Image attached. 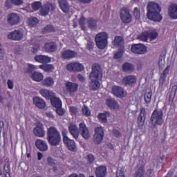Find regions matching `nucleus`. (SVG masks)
<instances>
[{"mask_svg":"<svg viewBox=\"0 0 177 177\" xmlns=\"http://www.w3.org/2000/svg\"><path fill=\"white\" fill-rule=\"evenodd\" d=\"M116 177H125V169L124 167L117 171Z\"/></svg>","mask_w":177,"mask_h":177,"instance_id":"54","label":"nucleus"},{"mask_svg":"<svg viewBox=\"0 0 177 177\" xmlns=\"http://www.w3.org/2000/svg\"><path fill=\"white\" fill-rule=\"evenodd\" d=\"M50 102L52 106H53V107L55 109H57V107H62V100L56 97L55 94L54 95V97L50 99Z\"/></svg>","mask_w":177,"mask_h":177,"instance_id":"32","label":"nucleus"},{"mask_svg":"<svg viewBox=\"0 0 177 177\" xmlns=\"http://www.w3.org/2000/svg\"><path fill=\"white\" fill-rule=\"evenodd\" d=\"M35 146L40 151H46L48 150V145L42 140H37L35 142Z\"/></svg>","mask_w":177,"mask_h":177,"instance_id":"24","label":"nucleus"},{"mask_svg":"<svg viewBox=\"0 0 177 177\" xmlns=\"http://www.w3.org/2000/svg\"><path fill=\"white\" fill-rule=\"evenodd\" d=\"M98 120H100L101 122H104V124H106L107 122V113H100L98 115Z\"/></svg>","mask_w":177,"mask_h":177,"instance_id":"47","label":"nucleus"},{"mask_svg":"<svg viewBox=\"0 0 177 177\" xmlns=\"http://www.w3.org/2000/svg\"><path fill=\"white\" fill-rule=\"evenodd\" d=\"M77 56V53L71 50H66L62 53L64 59H73Z\"/></svg>","mask_w":177,"mask_h":177,"instance_id":"26","label":"nucleus"},{"mask_svg":"<svg viewBox=\"0 0 177 177\" xmlns=\"http://www.w3.org/2000/svg\"><path fill=\"white\" fill-rule=\"evenodd\" d=\"M169 15L171 19H177V5L173 4L169 9Z\"/></svg>","mask_w":177,"mask_h":177,"instance_id":"29","label":"nucleus"},{"mask_svg":"<svg viewBox=\"0 0 177 177\" xmlns=\"http://www.w3.org/2000/svg\"><path fill=\"white\" fill-rule=\"evenodd\" d=\"M82 111L84 115H86V117H91V110H89V108H88L86 105H84L82 106Z\"/></svg>","mask_w":177,"mask_h":177,"instance_id":"46","label":"nucleus"},{"mask_svg":"<svg viewBox=\"0 0 177 177\" xmlns=\"http://www.w3.org/2000/svg\"><path fill=\"white\" fill-rule=\"evenodd\" d=\"M31 78L33 81H37V82H39L40 81H42L44 80V75H41L39 72H33L31 75Z\"/></svg>","mask_w":177,"mask_h":177,"instance_id":"34","label":"nucleus"},{"mask_svg":"<svg viewBox=\"0 0 177 177\" xmlns=\"http://www.w3.org/2000/svg\"><path fill=\"white\" fill-rule=\"evenodd\" d=\"M136 175V177H145V169L143 167H140L138 169Z\"/></svg>","mask_w":177,"mask_h":177,"instance_id":"50","label":"nucleus"},{"mask_svg":"<svg viewBox=\"0 0 177 177\" xmlns=\"http://www.w3.org/2000/svg\"><path fill=\"white\" fill-rule=\"evenodd\" d=\"M11 2L14 5H16L17 6H19V5H22L23 0H11Z\"/></svg>","mask_w":177,"mask_h":177,"instance_id":"59","label":"nucleus"},{"mask_svg":"<svg viewBox=\"0 0 177 177\" xmlns=\"http://www.w3.org/2000/svg\"><path fill=\"white\" fill-rule=\"evenodd\" d=\"M103 77V71L102 67L97 63H95L91 66V72L89 74L90 81L95 80H102Z\"/></svg>","mask_w":177,"mask_h":177,"instance_id":"4","label":"nucleus"},{"mask_svg":"<svg viewBox=\"0 0 177 177\" xmlns=\"http://www.w3.org/2000/svg\"><path fill=\"white\" fill-rule=\"evenodd\" d=\"M68 131L73 138L77 140L80 137V133L82 135L84 139L88 140L91 138V134L89 133V130L85 123L81 122L79 124V130L75 124H71L68 127Z\"/></svg>","mask_w":177,"mask_h":177,"instance_id":"1","label":"nucleus"},{"mask_svg":"<svg viewBox=\"0 0 177 177\" xmlns=\"http://www.w3.org/2000/svg\"><path fill=\"white\" fill-rule=\"evenodd\" d=\"M33 103L34 104H35L36 106L38 107V109H45V107H46V104L45 103V101H44L39 97H33Z\"/></svg>","mask_w":177,"mask_h":177,"instance_id":"25","label":"nucleus"},{"mask_svg":"<svg viewBox=\"0 0 177 177\" xmlns=\"http://www.w3.org/2000/svg\"><path fill=\"white\" fill-rule=\"evenodd\" d=\"M131 50L136 55H145L147 52V48L142 44H137L131 46Z\"/></svg>","mask_w":177,"mask_h":177,"instance_id":"9","label":"nucleus"},{"mask_svg":"<svg viewBox=\"0 0 177 177\" xmlns=\"http://www.w3.org/2000/svg\"><path fill=\"white\" fill-rule=\"evenodd\" d=\"M122 68L123 71H124V73H131V71H133V70H135L133 65L129 62H125L122 65Z\"/></svg>","mask_w":177,"mask_h":177,"instance_id":"30","label":"nucleus"},{"mask_svg":"<svg viewBox=\"0 0 177 177\" xmlns=\"http://www.w3.org/2000/svg\"><path fill=\"white\" fill-rule=\"evenodd\" d=\"M136 76L135 75H128L123 78V82L125 85H129V86H133L136 84Z\"/></svg>","mask_w":177,"mask_h":177,"instance_id":"17","label":"nucleus"},{"mask_svg":"<svg viewBox=\"0 0 177 177\" xmlns=\"http://www.w3.org/2000/svg\"><path fill=\"white\" fill-rule=\"evenodd\" d=\"M133 16L136 19H140V11L139 8H135L133 10Z\"/></svg>","mask_w":177,"mask_h":177,"instance_id":"57","label":"nucleus"},{"mask_svg":"<svg viewBox=\"0 0 177 177\" xmlns=\"http://www.w3.org/2000/svg\"><path fill=\"white\" fill-rule=\"evenodd\" d=\"M138 39L143 41L144 42H147L149 39V34L147 32H144L138 35Z\"/></svg>","mask_w":177,"mask_h":177,"instance_id":"44","label":"nucleus"},{"mask_svg":"<svg viewBox=\"0 0 177 177\" xmlns=\"http://www.w3.org/2000/svg\"><path fill=\"white\" fill-rule=\"evenodd\" d=\"M44 32H55V29L53 25H47L46 27H44Z\"/></svg>","mask_w":177,"mask_h":177,"instance_id":"48","label":"nucleus"},{"mask_svg":"<svg viewBox=\"0 0 177 177\" xmlns=\"http://www.w3.org/2000/svg\"><path fill=\"white\" fill-rule=\"evenodd\" d=\"M106 105L110 107V109H117L118 107V104L113 99L106 100Z\"/></svg>","mask_w":177,"mask_h":177,"instance_id":"38","label":"nucleus"},{"mask_svg":"<svg viewBox=\"0 0 177 177\" xmlns=\"http://www.w3.org/2000/svg\"><path fill=\"white\" fill-rule=\"evenodd\" d=\"M33 133L35 136L38 138H44L45 136V130L44 129V125L42 123H37L36 127L33 129Z\"/></svg>","mask_w":177,"mask_h":177,"instance_id":"15","label":"nucleus"},{"mask_svg":"<svg viewBox=\"0 0 177 177\" xmlns=\"http://www.w3.org/2000/svg\"><path fill=\"white\" fill-rule=\"evenodd\" d=\"M162 160V158L157 156L156 158H154L153 159H152L151 162H150L149 165L151 167V168H154V167L156 165H158V162H160V160Z\"/></svg>","mask_w":177,"mask_h":177,"instance_id":"45","label":"nucleus"},{"mask_svg":"<svg viewBox=\"0 0 177 177\" xmlns=\"http://www.w3.org/2000/svg\"><path fill=\"white\" fill-rule=\"evenodd\" d=\"M40 47L39 45H36L32 48V53H37L38 50H39Z\"/></svg>","mask_w":177,"mask_h":177,"instance_id":"64","label":"nucleus"},{"mask_svg":"<svg viewBox=\"0 0 177 177\" xmlns=\"http://www.w3.org/2000/svg\"><path fill=\"white\" fill-rule=\"evenodd\" d=\"M177 86L174 85L171 88V91L169 97V104L172 106V103H174V99H175V96L176 95Z\"/></svg>","mask_w":177,"mask_h":177,"instance_id":"28","label":"nucleus"},{"mask_svg":"<svg viewBox=\"0 0 177 177\" xmlns=\"http://www.w3.org/2000/svg\"><path fill=\"white\" fill-rule=\"evenodd\" d=\"M47 139L51 146H59L62 142V136L57 129L50 127L47 130Z\"/></svg>","mask_w":177,"mask_h":177,"instance_id":"3","label":"nucleus"},{"mask_svg":"<svg viewBox=\"0 0 177 177\" xmlns=\"http://www.w3.org/2000/svg\"><path fill=\"white\" fill-rule=\"evenodd\" d=\"M62 136H63V142L66 141V139H69L67 136V131L66 129H63L62 131Z\"/></svg>","mask_w":177,"mask_h":177,"instance_id":"61","label":"nucleus"},{"mask_svg":"<svg viewBox=\"0 0 177 177\" xmlns=\"http://www.w3.org/2000/svg\"><path fill=\"white\" fill-rule=\"evenodd\" d=\"M59 8L64 13H68L70 11V5L67 2V0H58Z\"/></svg>","mask_w":177,"mask_h":177,"instance_id":"23","label":"nucleus"},{"mask_svg":"<svg viewBox=\"0 0 177 177\" xmlns=\"http://www.w3.org/2000/svg\"><path fill=\"white\" fill-rule=\"evenodd\" d=\"M158 66H159V70H162V68H164L165 66V59L162 56H160L159 57Z\"/></svg>","mask_w":177,"mask_h":177,"instance_id":"49","label":"nucleus"},{"mask_svg":"<svg viewBox=\"0 0 177 177\" xmlns=\"http://www.w3.org/2000/svg\"><path fill=\"white\" fill-rule=\"evenodd\" d=\"M34 70H35V66H34L33 65L29 64L26 72L28 73V74H31V73H32Z\"/></svg>","mask_w":177,"mask_h":177,"instance_id":"58","label":"nucleus"},{"mask_svg":"<svg viewBox=\"0 0 177 177\" xmlns=\"http://www.w3.org/2000/svg\"><path fill=\"white\" fill-rule=\"evenodd\" d=\"M47 161H48V165H50V167H54L55 166V161L53 160V159L52 158L48 157L47 158Z\"/></svg>","mask_w":177,"mask_h":177,"instance_id":"60","label":"nucleus"},{"mask_svg":"<svg viewBox=\"0 0 177 177\" xmlns=\"http://www.w3.org/2000/svg\"><path fill=\"white\" fill-rule=\"evenodd\" d=\"M40 7H42V3L40 1H36L32 3V9H33L35 11L38 10Z\"/></svg>","mask_w":177,"mask_h":177,"instance_id":"51","label":"nucleus"},{"mask_svg":"<svg viewBox=\"0 0 177 177\" xmlns=\"http://www.w3.org/2000/svg\"><path fill=\"white\" fill-rule=\"evenodd\" d=\"M120 19L123 23L128 24L132 21V15L129 13V10L123 8L120 10Z\"/></svg>","mask_w":177,"mask_h":177,"instance_id":"8","label":"nucleus"},{"mask_svg":"<svg viewBox=\"0 0 177 177\" xmlns=\"http://www.w3.org/2000/svg\"><path fill=\"white\" fill-rule=\"evenodd\" d=\"M50 10H55V5L50 3H46V4L41 6L39 12L41 16H48Z\"/></svg>","mask_w":177,"mask_h":177,"instance_id":"12","label":"nucleus"},{"mask_svg":"<svg viewBox=\"0 0 177 177\" xmlns=\"http://www.w3.org/2000/svg\"><path fill=\"white\" fill-rule=\"evenodd\" d=\"M84 68V65L80 62H72L66 65V70L71 73H81Z\"/></svg>","mask_w":177,"mask_h":177,"instance_id":"7","label":"nucleus"},{"mask_svg":"<svg viewBox=\"0 0 177 177\" xmlns=\"http://www.w3.org/2000/svg\"><path fill=\"white\" fill-rule=\"evenodd\" d=\"M145 177H154V168H149L146 172Z\"/></svg>","mask_w":177,"mask_h":177,"instance_id":"55","label":"nucleus"},{"mask_svg":"<svg viewBox=\"0 0 177 177\" xmlns=\"http://www.w3.org/2000/svg\"><path fill=\"white\" fill-rule=\"evenodd\" d=\"M109 35L104 32L98 33L95 38L97 48L99 49H104L107 46V39Z\"/></svg>","mask_w":177,"mask_h":177,"instance_id":"5","label":"nucleus"},{"mask_svg":"<svg viewBox=\"0 0 177 177\" xmlns=\"http://www.w3.org/2000/svg\"><path fill=\"white\" fill-rule=\"evenodd\" d=\"M28 23L30 27H34V26H37L39 23V20L37 17H30L28 19Z\"/></svg>","mask_w":177,"mask_h":177,"instance_id":"39","label":"nucleus"},{"mask_svg":"<svg viewBox=\"0 0 177 177\" xmlns=\"http://www.w3.org/2000/svg\"><path fill=\"white\" fill-rule=\"evenodd\" d=\"M41 84L43 86H53V84H55V80H53V78L52 77H47L43 80Z\"/></svg>","mask_w":177,"mask_h":177,"instance_id":"36","label":"nucleus"},{"mask_svg":"<svg viewBox=\"0 0 177 177\" xmlns=\"http://www.w3.org/2000/svg\"><path fill=\"white\" fill-rule=\"evenodd\" d=\"M95 174L97 177H106L107 167L104 165L97 167L95 169Z\"/></svg>","mask_w":177,"mask_h":177,"instance_id":"19","label":"nucleus"},{"mask_svg":"<svg viewBox=\"0 0 177 177\" xmlns=\"http://www.w3.org/2000/svg\"><path fill=\"white\" fill-rule=\"evenodd\" d=\"M87 24L91 30H96L97 28V21L93 18H89L87 21Z\"/></svg>","mask_w":177,"mask_h":177,"instance_id":"31","label":"nucleus"},{"mask_svg":"<svg viewBox=\"0 0 177 177\" xmlns=\"http://www.w3.org/2000/svg\"><path fill=\"white\" fill-rule=\"evenodd\" d=\"M124 45V39L121 36H116L114 39L115 46H122Z\"/></svg>","mask_w":177,"mask_h":177,"instance_id":"37","label":"nucleus"},{"mask_svg":"<svg viewBox=\"0 0 177 177\" xmlns=\"http://www.w3.org/2000/svg\"><path fill=\"white\" fill-rule=\"evenodd\" d=\"M55 111L58 115L60 117L64 115V113H66V111L64 109L62 108V106H58L57 108H55Z\"/></svg>","mask_w":177,"mask_h":177,"instance_id":"52","label":"nucleus"},{"mask_svg":"<svg viewBox=\"0 0 177 177\" xmlns=\"http://www.w3.org/2000/svg\"><path fill=\"white\" fill-rule=\"evenodd\" d=\"M64 145L68 147L70 151H77V145H75V142L70 138H66L64 141Z\"/></svg>","mask_w":177,"mask_h":177,"instance_id":"20","label":"nucleus"},{"mask_svg":"<svg viewBox=\"0 0 177 177\" xmlns=\"http://www.w3.org/2000/svg\"><path fill=\"white\" fill-rule=\"evenodd\" d=\"M169 66H167L165 69L162 71L159 79V86L160 88H165L167 86V76L168 73H169Z\"/></svg>","mask_w":177,"mask_h":177,"instance_id":"11","label":"nucleus"},{"mask_svg":"<svg viewBox=\"0 0 177 177\" xmlns=\"http://www.w3.org/2000/svg\"><path fill=\"white\" fill-rule=\"evenodd\" d=\"M147 16L149 20L153 21H160L162 20V17L160 12H161V7L158 3L153 1L149 2L147 6Z\"/></svg>","mask_w":177,"mask_h":177,"instance_id":"2","label":"nucleus"},{"mask_svg":"<svg viewBox=\"0 0 177 177\" xmlns=\"http://www.w3.org/2000/svg\"><path fill=\"white\" fill-rule=\"evenodd\" d=\"M4 172H6V177H10V163L9 161L4 164Z\"/></svg>","mask_w":177,"mask_h":177,"instance_id":"42","label":"nucleus"},{"mask_svg":"<svg viewBox=\"0 0 177 177\" xmlns=\"http://www.w3.org/2000/svg\"><path fill=\"white\" fill-rule=\"evenodd\" d=\"M150 121L152 125H162V122H164V120L162 119V111L157 110L153 111Z\"/></svg>","mask_w":177,"mask_h":177,"instance_id":"6","label":"nucleus"},{"mask_svg":"<svg viewBox=\"0 0 177 177\" xmlns=\"http://www.w3.org/2000/svg\"><path fill=\"white\" fill-rule=\"evenodd\" d=\"M112 93L115 96H116V97H119L120 99H122V97H125V96H127L124 88L118 86H113L112 87Z\"/></svg>","mask_w":177,"mask_h":177,"instance_id":"14","label":"nucleus"},{"mask_svg":"<svg viewBox=\"0 0 177 177\" xmlns=\"http://www.w3.org/2000/svg\"><path fill=\"white\" fill-rule=\"evenodd\" d=\"M98 80H91L89 84L91 91H97L99 86H100V83Z\"/></svg>","mask_w":177,"mask_h":177,"instance_id":"35","label":"nucleus"},{"mask_svg":"<svg viewBox=\"0 0 177 177\" xmlns=\"http://www.w3.org/2000/svg\"><path fill=\"white\" fill-rule=\"evenodd\" d=\"M65 86L67 91L70 93H74V92H77V91H78V84L76 83L68 82L65 84Z\"/></svg>","mask_w":177,"mask_h":177,"instance_id":"21","label":"nucleus"},{"mask_svg":"<svg viewBox=\"0 0 177 177\" xmlns=\"http://www.w3.org/2000/svg\"><path fill=\"white\" fill-rule=\"evenodd\" d=\"M146 120V117L139 115L138 118V127H143L145 125V121Z\"/></svg>","mask_w":177,"mask_h":177,"instance_id":"53","label":"nucleus"},{"mask_svg":"<svg viewBox=\"0 0 177 177\" xmlns=\"http://www.w3.org/2000/svg\"><path fill=\"white\" fill-rule=\"evenodd\" d=\"M148 33V39L150 41H154L157 37H158V33H157L155 30H149L147 32Z\"/></svg>","mask_w":177,"mask_h":177,"instance_id":"40","label":"nucleus"},{"mask_svg":"<svg viewBox=\"0 0 177 177\" xmlns=\"http://www.w3.org/2000/svg\"><path fill=\"white\" fill-rule=\"evenodd\" d=\"M86 158L87 160V164H89V165H92V164H93L96 160L95 156H93L92 153L86 155Z\"/></svg>","mask_w":177,"mask_h":177,"instance_id":"43","label":"nucleus"},{"mask_svg":"<svg viewBox=\"0 0 177 177\" xmlns=\"http://www.w3.org/2000/svg\"><path fill=\"white\" fill-rule=\"evenodd\" d=\"M104 136V133L103 132V129L102 127L95 128L93 138L94 143H95V145L102 143Z\"/></svg>","mask_w":177,"mask_h":177,"instance_id":"10","label":"nucleus"},{"mask_svg":"<svg viewBox=\"0 0 177 177\" xmlns=\"http://www.w3.org/2000/svg\"><path fill=\"white\" fill-rule=\"evenodd\" d=\"M93 46H95V44L93 43V40L88 39L87 41L86 48L88 49V50H91V49H93Z\"/></svg>","mask_w":177,"mask_h":177,"instance_id":"56","label":"nucleus"},{"mask_svg":"<svg viewBox=\"0 0 177 177\" xmlns=\"http://www.w3.org/2000/svg\"><path fill=\"white\" fill-rule=\"evenodd\" d=\"M40 95L43 96V97H45L47 100H50L51 99H53L55 97V93L50 91L47 89H41L39 91Z\"/></svg>","mask_w":177,"mask_h":177,"instance_id":"22","label":"nucleus"},{"mask_svg":"<svg viewBox=\"0 0 177 177\" xmlns=\"http://www.w3.org/2000/svg\"><path fill=\"white\" fill-rule=\"evenodd\" d=\"M8 37L12 41H20L23 38V32L20 30H15L8 34Z\"/></svg>","mask_w":177,"mask_h":177,"instance_id":"16","label":"nucleus"},{"mask_svg":"<svg viewBox=\"0 0 177 177\" xmlns=\"http://www.w3.org/2000/svg\"><path fill=\"white\" fill-rule=\"evenodd\" d=\"M44 48L45 51L48 53H50L51 52H56V50H57V45L54 41L46 43Z\"/></svg>","mask_w":177,"mask_h":177,"instance_id":"18","label":"nucleus"},{"mask_svg":"<svg viewBox=\"0 0 177 177\" xmlns=\"http://www.w3.org/2000/svg\"><path fill=\"white\" fill-rule=\"evenodd\" d=\"M151 96H153V93L151 92V91L146 92L144 95L145 106L147 107H149V104H150L151 102Z\"/></svg>","mask_w":177,"mask_h":177,"instance_id":"33","label":"nucleus"},{"mask_svg":"<svg viewBox=\"0 0 177 177\" xmlns=\"http://www.w3.org/2000/svg\"><path fill=\"white\" fill-rule=\"evenodd\" d=\"M39 68H41L44 71H52V70H55V67L52 64L40 65Z\"/></svg>","mask_w":177,"mask_h":177,"instance_id":"41","label":"nucleus"},{"mask_svg":"<svg viewBox=\"0 0 177 177\" xmlns=\"http://www.w3.org/2000/svg\"><path fill=\"white\" fill-rule=\"evenodd\" d=\"M121 57H122V51L119 50L118 51L115 55H114V58L115 59H121Z\"/></svg>","mask_w":177,"mask_h":177,"instance_id":"62","label":"nucleus"},{"mask_svg":"<svg viewBox=\"0 0 177 177\" xmlns=\"http://www.w3.org/2000/svg\"><path fill=\"white\" fill-rule=\"evenodd\" d=\"M7 85L9 89H13V86H14L13 80H8L7 82Z\"/></svg>","mask_w":177,"mask_h":177,"instance_id":"63","label":"nucleus"},{"mask_svg":"<svg viewBox=\"0 0 177 177\" xmlns=\"http://www.w3.org/2000/svg\"><path fill=\"white\" fill-rule=\"evenodd\" d=\"M35 60L39 63H50V57L46 55H36Z\"/></svg>","mask_w":177,"mask_h":177,"instance_id":"27","label":"nucleus"},{"mask_svg":"<svg viewBox=\"0 0 177 177\" xmlns=\"http://www.w3.org/2000/svg\"><path fill=\"white\" fill-rule=\"evenodd\" d=\"M7 21L10 26H17L20 23V17L16 13H10L7 17Z\"/></svg>","mask_w":177,"mask_h":177,"instance_id":"13","label":"nucleus"}]
</instances>
